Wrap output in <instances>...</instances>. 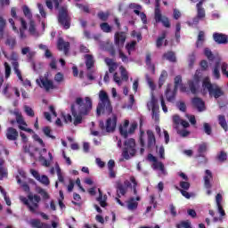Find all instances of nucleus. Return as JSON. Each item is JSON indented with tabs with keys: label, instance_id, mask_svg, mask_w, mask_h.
<instances>
[{
	"label": "nucleus",
	"instance_id": "1",
	"mask_svg": "<svg viewBox=\"0 0 228 228\" xmlns=\"http://www.w3.org/2000/svg\"><path fill=\"white\" fill-rule=\"evenodd\" d=\"M93 108L92 98L86 96L85 99L77 97L75 102L71 104L70 110L72 117H74V126H79L83 123V117L90 115Z\"/></svg>",
	"mask_w": 228,
	"mask_h": 228
},
{
	"label": "nucleus",
	"instance_id": "2",
	"mask_svg": "<svg viewBox=\"0 0 228 228\" xmlns=\"http://www.w3.org/2000/svg\"><path fill=\"white\" fill-rule=\"evenodd\" d=\"M100 102L96 107V115L101 117L102 115H111L113 113V107L110 101V96L105 91H100L99 93Z\"/></svg>",
	"mask_w": 228,
	"mask_h": 228
},
{
	"label": "nucleus",
	"instance_id": "3",
	"mask_svg": "<svg viewBox=\"0 0 228 228\" xmlns=\"http://www.w3.org/2000/svg\"><path fill=\"white\" fill-rule=\"evenodd\" d=\"M20 200L22 201L25 206H27L30 213H34L35 215L38 213V208H39L38 204L40 203V200H41L40 196L37 194L29 193L28 195V198L24 196H20Z\"/></svg>",
	"mask_w": 228,
	"mask_h": 228
},
{
	"label": "nucleus",
	"instance_id": "4",
	"mask_svg": "<svg viewBox=\"0 0 228 228\" xmlns=\"http://www.w3.org/2000/svg\"><path fill=\"white\" fill-rule=\"evenodd\" d=\"M203 88H206L210 95V97H215V99H219L224 95V91L217 85H213L209 77L203 79L202 83Z\"/></svg>",
	"mask_w": 228,
	"mask_h": 228
},
{
	"label": "nucleus",
	"instance_id": "5",
	"mask_svg": "<svg viewBox=\"0 0 228 228\" xmlns=\"http://www.w3.org/2000/svg\"><path fill=\"white\" fill-rule=\"evenodd\" d=\"M117 115H113L112 118H109L104 124V121H99V127L102 133H115L117 129Z\"/></svg>",
	"mask_w": 228,
	"mask_h": 228
},
{
	"label": "nucleus",
	"instance_id": "6",
	"mask_svg": "<svg viewBox=\"0 0 228 228\" xmlns=\"http://www.w3.org/2000/svg\"><path fill=\"white\" fill-rule=\"evenodd\" d=\"M154 20L157 24H159V22H161L164 28H170V20H168V17L163 16V14H161V9H159V1H157L155 5Z\"/></svg>",
	"mask_w": 228,
	"mask_h": 228
},
{
	"label": "nucleus",
	"instance_id": "7",
	"mask_svg": "<svg viewBox=\"0 0 228 228\" xmlns=\"http://www.w3.org/2000/svg\"><path fill=\"white\" fill-rule=\"evenodd\" d=\"M58 21L64 29L70 28V16H69V11L65 7H61L59 11Z\"/></svg>",
	"mask_w": 228,
	"mask_h": 228
},
{
	"label": "nucleus",
	"instance_id": "8",
	"mask_svg": "<svg viewBox=\"0 0 228 228\" xmlns=\"http://www.w3.org/2000/svg\"><path fill=\"white\" fill-rule=\"evenodd\" d=\"M149 110L151 107V118L155 120V122H159V105H158V99L154 94H151V102L147 104Z\"/></svg>",
	"mask_w": 228,
	"mask_h": 228
},
{
	"label": "nucleus",
	"instance_id": "9",
	"mask_svg": "<svg viewBox=\"0 0 228 228\" xmlns=\"http://www.w3.org/2000/svg\"><path fill=\"white\" fill-rule=\"evenodd\" d=\"M136 144L134 143H124L122 156L126 159H130V156H134L136 154V149L134 148ZM118 147L121 148L122 144H118Z\"/></svg>",
	"mask_w": 228,
	"mask_h": 228
},
{
	"label": "nucleus",
	"instance_id": "10",
	"mask_svg": "<svg viewBox=\"0 0 228 228\" xmlns=\"http://www.w3.org/2000/svg\"><path fill=\"white\" fill-rule=\"evenodd\" d=\"M37 83L41 88H45L46 92H49V90H54V83L47 77H40L39 80L37 79Z\"/></svg>",
	"mask_w": 228,
	"mask_h": 228
},
{
	"label": "nucleus",
	"instance_id": "11",
	"mask_svg": "<svg viewBox=\"0 0 228 228\" xmlns=\"http://www.w3.org/2000/svg\"><path fill=\"white\" fill-rule=\"evenodd\" d=\"M148 161H151L153 163V168L155 170H160L162 174H167V171L165 170V165H163V162L158 161V159L152 155V154H148Z\"/></svg>",
	"mask_w": 228,
	"mask_h": 228
},
{
	"label": "nucleus",
	"instance_id": "12",
	"mask_svg": "<svg viewBox=\"0 0 228 228\" xmlns=\"http://www.w3.org/2000/svg\"><path fill=\"white\" fill-rule=\"evenodd\" d=\"M16 122L19 124V129L21 131H25L26 133H29L30 134L35 133L31 128H26L28 126V123L24 120V117L22 114L16 113Z\"/></svg>",
	"mask_w": 228,
	"mask_h": 228
},
{
	"label": "nucleus",
	"instance_id": "13",
	"mask_svg": "<svg viewBox=\"0 0 228 228\" xmlns=\"http://www.w3.org/2000/svg\"><path fill=\"white\" fill-rule=\"evenodd\" d=\"M126 37L125 32H116L114 35V44L117 47H124V44H126Z\"/></svg>",
	"mask_w": 228,
	"mask_h": 228
},
{
	"label": "nucleus",
	"instance_id": "14",
	"mask_svg": "<svg viewBox=\"0 0 228 228\" xmlns=\"http://www.w3.org/2000/svg\"><path fill=\"white\" fill-rule=\"evenodd\" d=\"M172 85L168 84L165 92L166 99L167 102H174L175 101V95H177V89L172 91Z\"/></svg>",
	"mask_w": 228,
	"mask_h": 228
},
{
	"label": "nucleus",
	"instance_id": "15",
	"mask_svg": "<svg viewBox=\"0 0 228 228\" xmlns=\"http://www.w3.org/2000/svg\"><path fill=\"white\" fill-rule=\"evenodd\" d=\"M57 49L59 51H64V53L68 54L69 50L70 49V43L65 42V40H63L62 37H59L57 41Z\"/></svg>",
	"mask_w": 228,
	"mask_h": 228
},
{
	"label": "nucleus",
	"instance_id": "16",
	"mask_svg": "<svg viewBox=\"0 0 228 228\" xmlns=\"http://www.w3.org/2000/svg\"><path fill=\"white\" fill-rule=\"evenodd\" d=\"M135 200H137V202ZM140 200H142V198L140 196H136L135 199L130 198L126 201L127 209H129V211H134V210L138 209V202H140Z\"/></svg>",
	"mask_w": 228,
	"mask_h": 228
},
{
	"label": "nucleus",
	"instance_id": "17",
	"mask_svg": "<svg viewBox=\"0 0 228 228\" xmlns=\"http://www.w3.org/2000/svg\"><path fill=\"white\" fill-rule=\"evenodd\" d=\"M213 38L216 44L225 45L228 43V37L225 34L215 32L213 34Z\"/></svg>",
	"mask_w": 228,
	"mask_h": 228
},
{
	"label": "nucleus",
	"instance_id": "18",
	"mask_svg": "<svg viewBox=\"0 0 228 228\" xmlns=\"http://www.w3.org/2000/svg\"><path fill=\"white\" fill-rule=\"evenodd\" d=\"M191 104L193 108H196V110H198V111H204V110H206V103L201 100V98H192Z\"/></svg>",
	"mask_w": 228,
	"mask_h": 228
},
{
	"label": "nucleus",
	"instance_id": "19",
	"mask_svg": "<svg viewBox=\"0 0 228 228\" xmlns=\"http://www.w3.org/2000/svg\"><path fill=\"white\" fill-rule=\"evenodd\" d=\"M131 186V183L126 180L124 182V184L118 183L117 184V193H120V195H126L127 193V188Z\"/></svg>",
	"mask_w": 228,
	"mask_h": 228
},
{
	"label": "nucleus",
	"instance_id": "20",
	"mask_svg": "<svg viewBox=\"0 0 228 228\" xmlns=\"http://www.w3.org/2000/svg\"><path fill=\"white\" fill-rule=\"evenodd\" d=\"M222 194L218 193L216 196V207L218 209V213L221 215V216H225V210H224V208L222 207Z\"/></svg>",
	"mask_w": 228,
	"mask_h": 228
},
{
	"label": "nucleus",
	"instance_id": "21",
	"mask_svg": "<svg viewBox=\"0 0 228 228\" xmlns=\"http://www.w3.org/2000/svg\"><path fill=\"white\" fill-rule=\"evenodd\" d=\"M213 180V173L209 169L205 171L204 183L205 188H211V181Z\"/></svg>",
	"mask_w": 228,
	"mask_h": 228
},
{
	"label": "nucleus",
	"instance_id": "22",
	"mask_svg": "<svg viewBox=\"0 0 228 228\" xmlns=\"http://www.w3.org/2000/svg\"><path fill=\"white\" fill-rule=\"evenodd\" d=\"M127 127H129V120L126 119L124 125L119 126V133L123 138H127L129 136V132H127Z\"/></svg>",
	"mask_w": 228,
	"mask_h": 228
},
{
	"label": "nucleus",
	"instance_id": "23",
	"mask_svg": "<svg viewBox=\"0 0 228 228\" xmlns=\"http://www.w3.org/2000/svg\"><path fill=\"white\" fill-rule=\"evenodd\" d=\"M18 136H19V132H17V129L13 127H9L7 129L6 137L8 140L15 141L17 140Z\"/></svg>",
	"mask_w": 228,
	"mask_h": 228
},
{
	"label": "nucleus",
	"instance_id": "24",
	"mask_svg": "<svg viewBox=\"0 0 228 228\" xmlns=\"http://www.w3.org/2000/svg\"><path fill=\"white\" fill-rule=\"evenodd\" d=\"M105 63L106 65L109 66V72L110 74H113V72L118 69V64H117V62L113 61V59L110 58H106L105 59Z\"/></svg>",
	"mask_w": 228,
	"mask_h": 228
},
{
	"label": "nucleus",
	"instance_id": "25",
	"mask_svg": "<svg viewBox=\"0 0 228 228\" xmlns=\"http://www.w3.org/2000/svg\"><path fill=\"white\" fill-rule=\"evenodd\" d=\"M162 58L164 60H167V61H171V63H175V61H177V58L175 57V53L172 51H168L162 55Z\"/></svg>",
	"mask_w": 228,
	"mask_h": 228
},
{
	"label": "nucleus",
	"instance_id": "26",
	"mask_svg": "<svg viewBox=\"0 0 228 228\" xmlns=\"http://www.w3.org/2000/svg\"><path fill=\"white\" fill-rule=\"evenodd\" d=\"M86 66L87 70H91L94 65H95V61H94V55L91 54H86Z\"/></svg>",
	"mask_w": 228,
	"mask_h": 228
},
{
	"label": "nucleus",
	"instance_id": "27",
	"mask_svg": "<svg viewBox=\"0 0 228 228\" xmlns=\"http://www.w3.org/2000/svg\"><path fill=\"white\" fill-rule=\"evenodd\" d=\"M25 152H28L30 156H35V153L37 152L38 148L35 146V144L28 143L24 146Z\"/></svg>",
	"mask_w": 228,
	"mask_h": 228
},
{
	"label": "nucleus",
	"instance_id": "28",
	"mask_svg": "<svg viewBox=\"0 0 228 228\" xmlns=\"http://www.w3.org/2000/svg\"><path fill=\"white\" fill-rule=\"evenodd\" d=\"M5 45H8V47L13 51L17 45V39L13 37H8L5 40Z\"/></svg>",
	"mask_w": 228,
	"mask_h": 228
},
{
	"label": "nucleus",
	"instance_id": "29",
	"mask_svg": "<svg viewBox=\"0 0 228 228\" xmlns=\"http://www.w3.org/2000/svg\"><path fill=\"white\" fill-rule=\"evenodd\" d=\"M29 224L34 228H47V224L42 223L39 219H32L29 221Z\"/></svg>",
	"mask_w": 228,
	"mask_h": 228
},
{
	"label": "nucleus",
	"instance_id": "30",
	"mask_svg": "<svg viewBox=\"0 0 228 228\" xmlns=\"http://www.w3.org/2000/svg\"><path fill=\"white\" fill-rule=\"evenodd\" d=\"M168 78V72L162 70L159 78V88H161L165 85V81Z\"/></svg>",
	"mask_w": 228,
	"mask_h": 228
},
{
	"label": "nucleus",
	"instance_id": "31",
	"mask_svg": "<svg viewBox=\"0 0 228 228\" xmlns=\"http://www.w3.org/2000/svg\"><path fill=\"white\" fill-rule=\"evenodd\" d=\"M218 124H219V126H221V127L224 129V131H225V132L228 131V125H227V120L225 119V116H224V115L218 116Z\"/></svg>",
	"mask_w": 228,
	"mask_h": 228
},
{
	"label": "nucleus",
	"instance_id": "32",
	"mask_svg": "<svg viewBox=\"0 0 228 228\" xmlns=\"http://www.w3.org/2000/svg\"><path fill=\"white\" fill-rule=\"evenodd\" d=\"M12 66L18 79H20V81H24V78H22V73L20 72V69H19V62H12Z\"/></svg>",
	"mask_w": 228,
	"mask_h": 228
},
{
	"label": "nucleus",
	"instance_id": "33",
	"mask_svg": "<svg viewBox=\"0 0 228 228\" xmlns=\"http://www.w3.org/2000/svg\"><path fill=\"white\" fill-rule=\"evenodd\" d=\"M165 38H167V30H163L161 35L157 38L156 47H158V49L163 45Z\"/></svg>",
	"mask_w": 228,
	"mask_h": 228
},
{
	"label": "nucleus",
	"instance_id": "34",
	"mask_svg": "<svg viewBox=\"0 0 228 228\" xmlns=\"http://www.w3.org/2000/svg\"><path fill=\"white\" fill-rule=\"evenodd\" d=\"M196 17H198V19H200L201 20H204V19H206V9H204V7L196 6Z\"/></svg>",
	"mask_w": 228,
	"mask_h": 228
},
{
	"label": "nucleus",
	"instance_id": "35",
	"mask_svg": "<svg viewBox=\"0 0 228 228\" xmlns=\"http://www.w3.org/2000/svg\"><path fill=\"white\" fill-rule=\"evenodd\" d=\"M204 31L200 30L199 32V35H198V39L196 41V47L199 48V47H202V45H204Z\"/></svg>",
	"mask_w": 228,
	"mask_h": 228
},
{
	"label": "nucleus",
	"instance_id": "36",
	"mask_svg": "<svg viewBox=\"0 0 228 228\" xmlns=\"http://www.w3.org/2000/svg\"><path fill=\"white\" fill-rule=\"evenodd\" d=\"M97 17L102 22H107V20L110 19V12H104L101 11L97 13Z\"/></svg>",
	"mask_w": 228,
	"mask_h": 228
},
{
	"label": "nucleus",
	"instance_id": "37",
	"mask_svg": "<svg viewBox=\"0 0 228 228\" xmlns=\"http://www.w3.org/2000/svg\"><path fill=\"white\" fill-rule=\"evenodd\" d=\"M146 134L148 143H156V135L152 130H147Z\"/></svg>",
	"mask_w": 228,
	"mask_h": 228
},
{
	"label": "nucleus",
	"instance_id": "38",
	"mask_svg": "<svg viewBox=\"0 0 228 228\" xmlns=\"http://www.w3.org/2000/svg\"><path fill=\"white\" fill-rule=\"evenodd\" d=\"M4 28H6V20L3 16H0V38L4 37Z\"/></svg>",
	"mask_w": 228,
	"mask_h": 228
},
{
	"label": "nucleus",
	"instance_id": "39",
	"mask_svg": "<svg viewBox=\"0 0 228 228\" xmlns=\"http://www.w3.org/2000/svg\"><path fill=\"white\" fill-rule=\"evenodd\" d=\"M100 28L102 29V31H103V33H111L113 28H111V26H110V24L108 22H102L100 24Z\"/></svg>",
	"mask_w": 228,
	"mask_h": 228
},
{
	"label": "nucleus",
	"instance_id": "40",
	"mask_svg": "<svg viewBox=\"0 0 228 228\" xmlns=\"http://www.w3.org/2000/svg\"><path fill=\"white\" fill-rule=\"evenodd\" d=\"M188 85H189L191 93L193 94V95L197 94V86H199V84H197V82L193 80H190L188 82Z\"/></svg>",
	"mask_w": 228,
	"mask_h": 228
},
{
	"label": "nucleus",
	"instance_id": "41",
	"mask_svg": "<svg viewBox=\"0 0 228 228\" xmlns=\"http://www.w3.org/2000/svg\"><path fill=\"white\" fill-rule=\"evenodd\" d=\"M213 76L216 79H220V61H216L213 70Z\"/></svg>",
	"mask_w": 228,
	"mask_h": 228
},
{
	"label": "nucleus",
	"instance_id": "42",
	"mask_svg": "<svg viewBox=\"0 0 228 228\" xmlns=\"http://www.w3.org/2000/svg\"><path fill=\"white\" fill-rule=\"evenodd\" d=\"M99 194L100 195L97 199L98 202L100 203L102 208H106V200H107L108 197H106V195L102 196V192L101 191V190H99Z\"/></svg>",
	"mask_w": 228,
	"mask_h": 228
},
{
	"label": "nucleus",
	"instance_id": "43",
	"mask_svg": "<svg viewBox=\"0 0 228 228\" xmlns=\"http://www.w3.org/2000/svg\"><path fill=\"white\" fill-rule=\"evenodd\" d=\"M204 55L209 60V61H213L215 60V55L213 54V52H211V49L205 48L204 49Z\"/></svg>",
	"mask_w": 228,
	"mask_h": 228
},
{
	"label": "nucleus",
	"instance_id": "44",
	"mask_svg": "<svg viewBox=\"0 0 228 228\" xmlns=\"http://www.w3.org/2000/svg\"><path fill=\"white\" fill-rule=\"evenodd\" d=\"M22 10L23 14L25 15V17H27V19H33V14H31V10L29 9V7H28V5H23Z\"/></svg>",
	"mask_w": 228,
	"mask_h": 228
},
{
	"label": "nucleus",
	"instance_id": "45",
	"mask_svg": "<svg viewBox=\"0 0 228 228\" xmlns=\"http://www.w3.org/2000/svg\"><path fill=\"white\" fill-rule=\"evenodd\" d=\"M8 60L12 61V63H19V53H17L15 51H12Z\"/></svg>",
	"mask_w": 228,
	"mask_h": 228
},
{
	"label": "nucleus",
	"instance_id": "46",
	"mask_svg": "<svg viewBox=\"0 0 228 228\" xmlns=\"http://www.w3.org/2000/svg\"><path fill=\"white\" fill-rule=\"evenodd\" d=\"M181 85H183V77H181V75H178L175 77V90H178Z\"/></svg>",
	"mask_w": 228,
	"mask_h": 228
},
{
	"label": "nucleus",
	"instance_id": "47",
	"mask_svg": "<svg viewBox=\"0 0 228 228\" xmlns=\"http://www.w3.org/2000/svg\"><path fill=\"white\" fill-rule=\"evenodd\" d=\"M37 181H39V183H41V184H44L45 186H49V184L51 183L49 181V177H47V175H45L39 176V179Z\"/></svg>",
	"mask_w": 228,
	"mask_h": 228
},
{
	"label": "nucleus",
	"instance_id": "48",
	"mask_svg": "<svg viewBox=\"0 0 228 228\" xmlns=\"http://www.w3.org/2000/svg\"><path fill=\"white\" fill-rule=\"evenodd\" d=\"M43 133L47 136V138H51L52 140H55L56 137L53 134H51V127L49 126H45L43 128Z\"/></svg>",
	"mask_w": 228,
	"mask_h": 228
},
{
	"label": "nucleus",
	"instance_id": "49",
	"mask_svg": "<svg viewBox=\"0 0 228 228\" xmlns=\"http://www.w3.org/2000/svg\"><path fill=\"white\" fill-rule=\"evenodd\" d=\"M55 170H56V174L58 175V181L60 183H63V181H64L63 175H61V168H60V166L58 164L55 165Z\"/></svg>",
	"mask_w": 228,
	"mask_h": 228
},
{
	"label": "nucleus",
	"instance_id": "50",
	"mask_svg": "<svg viewBox=\"0 0 228 228\" xmlns=\"http://www.w3.org/2000/svg\"><path fill=\"white\" fill-rule=\"evenodd\" d=\"M157 154L161 159H165V147L163 145L157 146Z\"/></svg>",
	"mask_w": 228,
	"mask_h": 228
},
{
	"label": "nucleus",
	"instance_id": "51",
	"mask_svg": "<svg viewBox=\"0 0 228 228\" xmlns=\"http://www.w3.org/2000/svg\"><path fill=\"white\" fill-rule=\"evenodd\" d=\"M176 228H191V223L190 221H182L176 225Z\"/></svg>",
	"mask_w": 228,
	"mask_h": 228
},
{
	"label": "nucleus",
	"instance_id": "52",
	"mask_svg": "<svg viewBox=\"0 0 228 228\" xmlns=\"http://www.w3.org/2000/svg\"><path fill=\"white\" fill-rule=\"evenodd\" d=\"M24 111L28 115V117H35V110L28 105L24 106Z\"/></svg>",
	"mask_w": 228,
	"mask_h": 228
},
{
	"label": "nucleus",
	"instance_id": "53",
	"mask_svg": "<svg viewBox=\"0 0 228 228\" xmlns=\"http://www.w3.org/2000/svg\"><path fill=\"white\" fill-rule=\"evenodd\" d=\"M28 31H29L30 35H35V33H37V27L35 25V20H31L29 21Z\"/></svg>",
	"mask_w": 228,
	"mask_h": 228
},
{
	"label": "nucleus",
	"instance_id": "54",
	"mask_svg": "<svg viewBox=\"0 0 228 228\" xmlns=\"http://www.w3.org/2000/svg\"><path fill=\"white\" fill-rule=\"evenodd\" d=\"M200 79H202V74H200V71L197 70L193 76V80L196 85H199L200 83Z\"/></svg>",
	"mask_w": 228,
	"mask_h": 228
},
{
	"label": "nucleus",
	"instance_id": "55",
	"mask_svg": "<svg viewBox=\"0 0 228 228\" xmlns=\"http://www.w3.org/2000/svg\"><path fill=\"white\" fill-rule=\"evenodd\" d=\"M119 69L121 70V79H123L124 81H127V79H129L127 70H126V68H124L123 66H121Z\"/></svg>",
	"mask_w": 228,
	"mask_h": 228
},
{
	"label": "nucleus",
	"instance_id": "56",
	"mask_svg": "<svg viewBox=\"0 0 228 228\" xmlns=\"http://www.w3.org/2000/svg\"><path fill=\"white\" fill-rule=\"evenodd\" d=\"M188 61H189V68L193 69V65H195V53H192L191 54L189 55Z\"/></svg>",
	"mask_w": 228,
	"mask_h": 228
},
{
	"label": "nucleus",
	"instance_id": "57",
	"mask_svg": "<svg viewBox=\"0 0 228 228\" xmlns=\"http://www.w3.org/2000/svg\"><path fill=\"white\" fill-rule=\"evenodd\" d=\"M203 131L204 133H206V134H211V133L213 132L212 128H211V125H209L208 123H204L203 124Z\"/></svg>",
	"mask_w": 228,
	"mask_h": 228
},
{
	"label": "nucleus",
	"instance_id": "58",
	"mask_svg": "<svg viewBox=\"0 0 228 228\" xmlns=\"http://www.w3.org/2000/svg\"><path fill=\"white\" fill-rule=\"evenodd\" d=\"M4 69H5V78L8 79L10 77V75L12 74V67H10V64L8 62H4Z\"/></svg>",
	"mask_w": 228,
	"mask_h": 228
},
{
	"label": "nucleus",
	"instance_id": "59",
	"mask_svg": "<svg viewBox=\"0 0 228 228\" xmlns=\"http://www.w3.org/2000/svg\"><path fill=\"white\" fill-rule=\"evenodd\" d=\"M227 68H228L227 62H222V64H221V71H222V74H223L224 76H226V77H228V70H227Z\"/></svg>",
	"mask_w": 228,
	"mask_h": 228
},
{
	"label": "nucleus",
	"instance_id": "60",
	"mask_svg": "<svg viewBox=\"0 0 228 228\" xmlns=\"http://www.w3.org/2000/svg\"><path fill=\"white\" fill-rule=\"evenodd\" d=\"M126 51H134V49H136V41L126 44Z\"/></svg>",
	"mask_w": 228,
	"mask_h": 228
},
{
	"label": "nucleus",
	"instance_id": "61",
	"mask_svg": "<svg viewBox=\"0 0 228 228\" xmlns=\"http://www.w3.org/2000/svg\"><path fill=\"white\" fill-rule=\"evenodd\" d=\"M146 81L150 88H151V90H156V85L154 84V82L152 81V78H151L149 75H146Z\"/></svg>",
	"mask_w": 228,
	"mask_h": 228
},
{
	"label": "nucleus",
	"instance_id": "62",
	"mask_svg": "<svg viewBox=\"0 0 228 228\" xmlns=\"http://www.w3.org/2000/svg\"><path fill=\"white\" fill-rule=\"evenodd\" d=\"M37 193H39L40 196L43 197V199H49V193L45 191V190L42 188H37Z\"/></svg>",
	"mask_w": 228,
	"mask_h": 228
},
{
	"label": "nucleus",
	"instance_id": "63",
	"mask_svg": "<svg viewBox=\"0 0 228 228\" xmlns=\"http://www.w3.org/2000/svg\"><path fill=\"white\" fill-rule=\"evenodd\" d=\"M119 58L122 60L123 63H129V57H127V55L121 50H119Z\"/></svg>",
	"mask_w": 228,
	"mask_h": 228
},
{
	"label": "nucleus",
	"instance_id": "64",
	"mask_svg": "<svg viewBox=\"0 0 228 228\" xmlns=\"http://www.w3.org/2000/svg\"><path fill=\"white\" fill-rule=\"evenodd\" d=\"M180 188L188 191L190 190V183L188 181L180 182Z\"/></svg>",
	"mask_w": 228,
	"mask_h": 228
}]
</instances>
